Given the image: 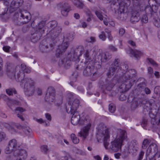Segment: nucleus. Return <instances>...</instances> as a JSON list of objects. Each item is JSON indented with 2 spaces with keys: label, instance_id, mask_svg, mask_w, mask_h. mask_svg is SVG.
<instances>
[{
  "label": "nucleus",
  "instance_id": "nucleus-39",
  "mask_svg": "<svg viewBox=\"0 0 160 160\" xmlns=\"http://www.w3.org/2000/svg\"><path fill=\"white\" fill-rule=\"evenodd\" d=\"M138 146V144L136 143L134 141H132L129 146L128 148L129 150H136V148Z\"/></svg>",
  "mask_w": 160,
  "mask_h": 160
},
{
  "label": "nucleus",
  "instance_id": "nucleus-50",
  "mask_svg": "<svg viewBox=\"0 0 160 160\" xmlns=\"http://www.w3.org/2000/svg\"><path fill=\"white\" fill-rule=\"evenodd\" d=\"M17 150H18L19 152L18 154L20 156H22L24 155H26L27 152L26 151L24 150V149H19L18 148Z\"/></svg>",
  "mask_w": 160,
  "mask_h": 160
},
{
  "label": "nucleus",
  "instance_id": "nucleus-9",
  "mask_svg": "<svg viewBox=\"0 0 160 160\" xmlns=\"http://www.w3.org/2000/svg\"><path fill=\"white\" fill-rule=\"evenodd\" d=\"M152 148H153V151L154 152H157L153 158H150L149 160H160V151L157 152L158 147L155 143H153L149 145L147 150L146 152V155H149L152 152Z\"/></svg>",
  "mask_w": 160,
  "mask_h": 160
},
{
  "label": "nucleus",
  "instance_id": "nucleus-14",
  "mask_svg": "<svg viewBox=\"0 0 160 160\" xmlns=\"http://www.w3.org/2000/svg\"><path fill=\"white\" fill-rule=\"evenodd\" d=\"M58 6L61 9L62 15L64 17H67L71 10L70 6L67 3L62 2L59 4Z\"/></svg>",
  "mask_w": 160,
  "mask_h": 160
},
{
  "label": "nucleus",
  "instance_id": "nucleus-57",
  "mask_svg": "<svg viewBox=\"0 0 160 160\" xmlns=\"http://www.w3.org/2000/svg\"><path fill=\"white\" fill-rule=\"evenodd\" d=\"M125 32V30L122 28L119 29V34L120 36H122Z\"/></svg>",
  "mask_w": 160,
  "mask_h": 160
},
{
  "label": "nucleus",
  "instance_id": "nucleus-53",
  "mask_svg": "<svg viewBox=\"0 0 160 160\" xmlns=\"http://www.w3.org/2000/svg\"><path fill=\"white\" fill-rule=\"evenodd\" d=\"M86 41L88 42H93L95 41V38L94 37H91L86 39Z\"/></svg>",
  "mask_w": 160,
  "mask_h": 160
},
{
  "label": "nucleus",
  "instance_id": "nucleus-61",
  "mask_svg": "<svg viewBox=\"0 0 160 160\" xmlns=\"http://www.w3.org/2000/svg\"><path fill=\"white\" fill-rule=\"evenodd\" d=\"M10 48V47L8 46H6L3 47V49L4 51L8 52H9Z\"/></svg>",
  "mask_w": 160,
  "mask_h": 160
},
{
  "label": "nucleus",
  "instance_id": "nucleus-13",
  "mask_svg": "<svg viewBox=\"0 0 160 160\" xmlns=\"http://www.w3.org/2000/svg\"><path fill=\"white\" fill-rule=\"evenodd\" d=\"M87 66L84 69L83 73V75L86 76H89L92 74L94 76L96 73V72L93 73L94 67H96L97 66L95 64V63H94V61L90 62L87 63Z\"/></svg>",
  "mask_w": 160,
  "mask_h": 160
},
{
  "label": "nucleus",
  "instance_id": "nucleus-60",
  "mask_svg": "<svg viewBox=\"0 0 160 160\" xmlns=\"http://www.w3.org/2000/svg\"><path fill=\"white\" fill-rule=\"evenodd\" d=\"M148 60L149 62L152 64L153 65H155L156 66H157V64L156 63V62L152 59L151 58H148Z\"/></svg>",
  "mask_w": 160,
  "mask_h": 160
},
{
  "label": "nucleus",
  "instance_id": "nucleus-25",
  "mask_svg": "<svg viewBox=\"0 0 160 160\" xmlns=\"http://www.w3.org/2000/svg\"><path fill=\"white\" fill-rule=\"evenodd\" d=\"M141 102V99L134 98L131 102V108L132 110H134L138 107L139 104Z\"/></svg>",
  "mask_w": 160,
  "mask_h": 160
},
{
  "label": "nucleus",
  "instance_id": "nucleus-24",
  "mask_svg": "<svg viewBox=\"0 0 160 160\" xmlns=\"http://www.w3.org/2000/svg\"><path fill=\"white\" fill-rule=\"evenodd\" d=\"M115 80L113 79L109 81H108L103 86V88H105L107 91H111L115 84Z\"/></svg>",
  "mask_w": 160,
  "mask_h": 160
},
{
  "label": "nucleus",
  "instance_id": "nucleus-11",
  "mask_svg": "<svg viewBox=\"0 0 160 160\" xmlns=\"http://www.w3.org/2000/svg\"><path fill=\"white\" fill-rule=\"evenodd\" d=\"M79 104V101L76 99L73 101H69L68 105L66 107L67 112L72 114L76 112Z\"/></svg>",
  "mask_w": 160,
  "mask_h": 160
},
{
  "label": "nucleus",
  "instance_id": "nucleus-63",
  "mask_svg": "<svg viewBox=\"0 0 160 160\" xmlns=\"http://www.w3.org/2000/svg\"><path fill=\"white\" fill-rule=\"evenodd\" d=\"M73 95L72 93L71 92L68 93L67 94V98L69 99H71L73 97Z\"/></svg>",
  "mask_w": 160,
  "mask_h": 160
},
{
  "label": "nucleus",
  "instance_id": "nucleus-27",
  "mask_svg": "<svg viewBox=\"0 0 160 160\" xmlns=\"http://www.w3.org/2000/svg\"><path fill=\"white\" fill-rule=\"evenodd\" d=\"M23 2V0H13L11 2V5L13 8L16 9L22 6Z\"/></svg>",
  "mask_w": 160,
  "mask_h": 160
},
{
  "label": "nucleus",
  "instance_id": "nucleus-42",
  "mask_svg": "<svg viewBox=\"0 0 160 160\" xmlns=\"http://www.w3.org/2000/svg\"><path fill=\"white\" fill-rule=\"evenodd\" d=\"M45 44L44 45L41 44L40 46V49L42 52H47L48 51L47 50L48 48V46Z\"/></svg>",
  "mask_w": 160,
  "mask_h": 160
},
{
  "label": "nucleus",
  "instance_id": "nucleus-34",
  "mask_svg": "<svg viewBox=\"0 0 160 160\" xmlns=\"http://www.w3.org/2000/svg\"><path fill=\"white\" fill-rule=\"evenodd\" d=\"M83 51V48H78L75 49V52L76 53L75 58L76 59H78L79 57L81 56L82 54V52Z\"/></svg>",
  "mask_w": 160,
  "mask_h": 160
},
{
  "label": "nucleus",
  "instance_id": "nucleus-64",
  "mask_svg": "<svg viewBox=\"0 0 160 160\" xmlns=\"http://www.w3.org/2000/svg\"><path fill=\"white\" fill-rule=\"evenodd\" d=\"M154 74L156 78H160V74L159 72L158 71H155Z\"/></svg>",
  "mask_w": 160,
  "mask_h": 160
},
{
  "label": "nucleus",
  "instance_id": "nucleus-51",
  "mask_svg": "<svg viewBox=\"0 0 160 160\" xmlns=\"http://www.w3.org/2000/svg\"><path fill=\"white\" fill-rule=\"evenodd\" d=\"M127 96L124 94H121L119 97V99L121 101H123L127 99Z\"/></svg>",
  "mask_w": 160,
  "mask_h": 160
},
{
  "label": "nucleus",
  "instance_id": "nucleus-22",
  "mask_svg": "<svg viewBox=\"0 0 160 160\" xmlns=\"http://www.w3.org/2000/svg\"><path fill=\"white\" fill-rule=\"evenodd\" d=\"M72 114L71 119V122L72 124L74 125H77L78 124H79L81 116L76 112Z\"/></svg>",
  "mask_w": 160,
  "mask_h": 160
},
{
  "label": "nucleus",
  "instance_id": "nucleus-36",
  "mask_svg": "<svg viewBox=\"0 0 160 160\" xmlns=\"http://www.w3.org/2000/svg\"><path fill=\"white\" fill-rule=\"evenodd\" d=\"M57 22L55 21L50 22L48 23V25L51 29H55V28L57 27Z\"/></svg>",
  "mask_w": 160,
  "mask_h": 160
},
{
  "label": "nucleus",
  "instance_id": "nucleus-54",
  "mask_svg": "<svg viewBox=\"0 0 160 160\" xmlns=\"http://www.w3.org/2000/svg\"><path fill=\"white\" fill-rule=\"evenodd\" d=\"M34 120L40 124L46 123V120H43L42 118L37 119L36 118H34Z\"/></svg>",
  "mask_w": 160,
  "mask_h": 160
},
{
  "label": "nucleus",
  "instance_id": "nucleus-20",
  "mask_svg": "<svg viewBox=\"0 0 160 160\" xmlns=\"http://www.w3.org/2000/svg\"><path fill=\"white\" fill-rule=\"evenodd\" d=\"M142 8H140V11H143L144 10L147 13L151 15L153 13L156 12L158 9V7L155 5L152 6V7L151 6L146 7L145 5H144L143 7H142Z\"/></svg>",
  "mask_w": 160,
  "mask_h": 160
},
{
  "label": "nucleus",
  "instance_id": "nucleus-4",
  "mask_svg": "<svg viewBox=\"0 0 160 160\" xmlns=\"http://www.w3.org/2000/svg\"><path fill=\"white\" fill-rule=\"evenodd\" d=\"M74 33L73 32L67 33L64 36V40L62 44L58 46L56 50V56L59 57L60 54L65 52L69 45V43L67 41H72L74 38Z\"/></svg>",
  "mask_w": 160,
  "mask_h": 160
},
{
  "label": "nucleus",
  "instance_id": "nucleus-62",
  "mask_svg": "<svg viewBox=\"0 0 160 160\" xmlns=\"http://www.w3.org/2000/svg\"><path fill=\"white\" fill-rule=\"evenodd\" d=\"M46 118L49 121H51V117L50 114L48 113H46L45 114Z\"/></svg>",
  "mask_w": 160,
  "mask_h": 160
},
{
  "label": "nucleus",
  "instance_id": "nucleus-46",
  "mask_svg": "<svg viewBox=\"0 0 160 160\" xmlns=\"http://www.w3.org/2000/svg\"><path fill=\"white\" fill-rule=\"evenodd\" d=\"M41 151L44 153H46L48 150V146L46 145L42 146L41 147Z\"/></svg>",
  "mask_w": 160,
  "mask_h": 160
},
{
  "label": "nucleus",
  "instance_id": "nucleus-19",
  "mask_svg": "<svg viewBox=\"0 0 160 160\" xmlns=\"http://www.w3.org/2000/svg\"><path fill=\"white\" fill-rule=\"evenodd\" d=\"M95 52L93 50H92L91 49H88L87 50L84 54V57L86 60L85 63L87 64L90 62L94 61L95 62L94 60L93 61L92 60L93 57V55L94 54Z\"/></svg>",
  "mask_w": 160,
  "mask_h": 160
},
{
  "label": "nucleus",
  "instance_id": "nucleus-52",
  "mask_svg": "<svg viewBox=\"0 0 160 160\" xmlns=\"http://www.w3.org/2000/svg\"><path fill=\"white\" fill-rule=\"evenodd\" d=\"M154 92L157 95L160 94V87L157 86L154 89Z\"/></svg>",
  "mask_w": 160,
  "mask_h": 160
},
{
  "label": "nucleus",
  "instance_id": "nucleus-10",
  "mask_svg": "<svg viewBox=\"0 0 160 160\" xmlns=\"http://www.w3.org/2000/svg\"><path fill=\"white\" fill-rule=\"evenodd\" d=\"M120 60L119 59H115L112 66L110 68L108 72L107 73V76L108 77L113 75L115 72H118L121 70L122 67L120 66Z\"/></svg>",
  "mask_w": 160,
  "mask_h": 160
},
{
  "label": "nucleus",
  "instance_id": "nucleus-58",
  "mask_svg": "<svg viewBox=\"0 0 160 160\" xmlns=\"http://www.w3.org/2000/svg\"><path fill=\"white\" fill-rule=\"evenodd\" d=\"M148 72L151 77H152L153 73V70L152 68L149 67L148 68Z\"/></svg>",
  "mask_w": 160,
  "mask_h": 160
},
{
  "label": "nucleus",
  "instance_id": "nucleus-5",
  "mask_svg": "<svg viewBox=\"0 0 160 160\" xmlns=\"http://www.w3.org/2000/svg\"><path fill=\"white\" fill-rule=\"evenodd\" d=\"M108 138H106L103 140V144L105 148L111 152H116L121 149L123 144L116 139L111 141L110 144L108 142Z\"/></svg>",
  "mask_w": 160,
  "mask_h": 160
},
{
  "label": "nucleus",
  "instance_id": "nucleus-17",
  "mask_svg": "<svg viewBox=\"0 0 160 160\" xmlns=\"http://www.w3.org/2000/svg\"><path fill=\"white\" fill-rule=\"evenodd\" d=\"M105 54V52H99L98 55L96 57L94 61L95 64H97V66H96L97 68H100L101 67V63L102 62H106V59H105V57L104 56L103 54Z\"/></svg>",
  "mask_w": 160,
  "mask_h": 160
},
{
  "label": "nucleus",
  "instance_id": "nucleus-59",
  "mask_svg": "<svg viewBox=\"0 0 160 160\" xmlns=\"http://www.w3.org/2000/svg\"><path fill=\"white\" fill-rule=\"evenodd\" d=\"M15 111L17 113V111H19L21 113H22L25 111V109L21 107H18L15 109Z\"/></svg>",
  "mask_w": 160,
  "mask_h": 160
},
{
  "label": "nucleus",
  "instance_id": "nucleus-56",
  "mask_svg": "<svg viewBox=\"0 0 160 160\" xmlns=\"http://www.w3.org/2000/svg\"><path fill=\"white\" fill-rule=\"evenodd\" d=\"M109 49L113 52L117 51L118 50L117 48H116L112 45H110L108 47Z\"/></svg>",
  "mask_w": 160,
  "mask_h": 160
},
{
  "label": "nucleus",
  "instance_id": "nucleus-49",
  "mask_svg": "<svg viewBox=\"0 0 160 160\" xmlns=\"http://www.w3.org/2000/svg\"><path fill=\"white\" fill-rule=\"evenodd\" d=\"M141 20L142 22L144 23H146L148 22V19L146 15H142V17Z\"/></svg>",
  "mask_w": 160,
  "mask_h": 160
},
{
  "label": "nucleus",
  "instance_id": "nucleus-30",
  "mask_svg": "<svg viewBox=\"0 0 160 160\" xmlns=\"http://www.w3.org/2000/svg\"><path fill=\"white\" fill-rule=\"evenodd\" d=\"M151 140L147 138L145 139L142 141V148L143 149H146L149 145Z\"/></svg>",
  "mask_w": 160,
  "mask_h": 160
},
{
  "label": "nucleus",
  "instance_id": "nucleus-38",
  "mask_svg": "<svg viewBox=\"0 0 160 160\" xmlns=\"http://www.w3.org/2000/svg\"><path fill=\"white\" fill-rule=\"evenodd\" d=\"M6 92L7 94L9 95H12L13 93L16 94L17 93V91L14 88H10L6 90Z\"/></svg>",
  "mask_w": 160,
  "mask_h": 160
},
{
  "label": "nucleus",
  "instance_id": "nucleus-1",
  "mask_svg": "<svg viewBox=\"0 0 160 160\" xmlns=\"http://www.w3.org/2000/svg\"><path fill=\"white\" fill-rule=\"evenodd\" d=\"M136 74V71L134 69H131L126 72L122 77L123 82L119 86L120 88L122 89V91L126 92L131 87L132 78L135 76Z\"/></svg>",
  "mask_w": 160,
  "mask_h": 160
},
{
  "label": "nucleus",
  "instance_id": "nucleus-8",
  "mask_svg": "<svg viewBox=\"0 0 160 160\" xmlns=\"http://www.w3.org/2000/svg\"><path fill=\"white\" fill-rule=\"evenodd\" d=\"M112 137L122 143L124 141L128 140L127 133L126 131L121 129H118L113 134Z\"/></svg>",
  "mask_w": 160,
  "mask_h": 160
},
{
  "label": "nucleus",
  "instance_id": "nucleus-33",
  "mask_svg": "<svg viewBox=\"0 0 160 160\" xmlns=\"http://www.w3.org/2000/svg\"><path fill=\"white\" fill-rule=\"evenodd\" d=\"M146 86V83L144 82H143L138 84L137 86V89L140 91H142L144 89Z\"/></svg>",
  "mask_w": 160,
  "mask_h": 160
},
{
  "label": "nucleus",
  "instance_id": "nucleus-48",
  "mask_svg": "<svg viewBox=\"0 0 160 160\" xmlns=\"http://www.w3.org/2000/svg\"><path fill=\"white\" fill-rule=\"evenodd\" d=\"M6 135L3 132H0V142L4 140L6 138Z\"/></svg>",
  "mask_w": 160,
  "mask_h": 160
},
{
  "label": "nucleus",
  "instance_id": "nucleus-40",
  "mask_svg": "<svg viewBox=\"0 0 160 160\" xmlns=\"http://www.w3.org/2000/svg\"><path fill=\"white\" fill-rule=\"evenodd\" d=\"M100 39L102 40L103 41L106 40L107 38V36L106 35L105 32L104 31H102L98 36Z\"/></svg>",
  "mask_w": 160,
  "mask_h": 160
},
{
  "label": "nucleus",
  "instance_id": "nucleus-44",
  "mask_svg": "<svg viewBox=\"0 0 160 160\" xmlns=\"http://www.w3.org/2000/svg\"><path fill=\"white\" fill-rule=\"evenodd\" d=\"M95 13L98 18L100 20H103V17L100 11H96Z\"/></svg>",
  "mask_w": 160,
  "mask_h": 160
},
{
  "label": "nucleus",
  "instance_id": "nucleus-45",
  "mask_svg": "<svg viewBox=\"0 0 160 160\" xmlns=\"http://www.w3.org/2000/svg\"><path fill=\"white\" fill-rule=\"evenodd\" d=\"M15 151L13 150L11 147L9 146L8 145L5 150V152L6 154H10L12 151Z\"/></svg>",
  "mask_w": 160,
  "mask_h": 160
},
{
  "label": "nucleus",
  "instance_id": "nucleus-7",
  "mask_svg": "<svg viewBox=\"0 0 160 160\" xmlns=\"http://www.w3.org/2000/svg\"><path fill=\"white\" fill-rule=\"evenodd\" d=\"M96 137L98 140L105 139L109 138L108 129H107L102 123L99 124L97 128Z\"/></svg>",
  "mask_w": 160,
  "mask_h": 160
},
{
  "label": "nucleus",
  "instance_id": "nucleus-6",
  "mask_svg": "<svg viewBox=\"0 0 160 160\" xmlns=\"http://www.w3.org/2000/svg\"><path fill=\"white\" fill-rule=\"evenodd\" d=\"M45 30V24L41 22L36 26L35 32L31 34V41L34 42H36L40 39L43 34L44 33Z\"/></svg>",
  "mask_w": 160,
  "mask_h": 160
},
{
  "label": "nucleus",
  "instance_id": "nucleus-31",
  "mask_svg": "<svg viewBox=\"0 0 160 160\" xmlns=\"http://www.w3.org/2000/svg\"><path fill=\"white\" fill-rule=\"evenodd\" d=\"M74 4L77 8L79 9H82L84 5L83 3L79 0H74Z\"/></svg>",
  "mask_w": 160,
  "mask_h": 160
},
{
  "label": "nucleus",
  "instance_id": "nucleus-47",
  "mask_svg": "<svg viewBox=\"0 0 160 160\" xmlns=\"http://www.w3.org/2000/svg\"><path fill=\"white\" fill-rule=\"evenodd\" d=\"M104 56L105 57V59H106V62L109 60L111 58L112 55L110 54L109 52H105V54H103Z\"/></svg>",
  "mask_w": 160,
  "mask_h": 160
},
{
  "label": "nucleus",
  "instance_id": "nucleus-41",
  "mask_svg": "<svg viewBox=\"0 0 160 160\" xmlns=\"http://www.w3.org/2000/svg\"><path fill=\"white\" fill-rule=\"evenodd\" d=\"M109 110L111 113H114L116 110L115 105L113 103L110 104L109 106Z\"/></svg>",
  "mask_w": 160,
  "mask_h": 160
},
{
  "label": "nucleus",
  "instance_id": "nucleus-37",
  "mask_svg": "<svg viewBox=\"0 0 160 160\" xmlns=\"http://www.w3.org/2000/svg\"><path fill=\"white\" fill-rule=\"evenodd\" d=\"M71 138L72 142L76 144L79 142V139L76 136L75 134H72L71 135Z\"/></svg>",
  "mask_w": 160,
  "mask_h": 160
},
{
  "label": "nucleus",
  "instance_id": "nucleus-12",
  "mask_svg": "<svg viewBox=\"0 0 160 160\" xmlns=\"http://www.w3.org/2000/svg\"><path fill=\"white\" fill-rule=\"evenodd\" d=\"M55 98V89L52 87H49L47 90V93L45 98V100L49 103H51L54 102Z\"/></svg>",
  "mask_w": 160,
  "mask_h": 160
},
{
  "label": "nucleus",
  "instance_id": "nucleus-26",
  "mask_svg": "<svg viewBox=\"0 0 160 160\" xmlns=\"http://www.w3.org/2000/svg\"><path fill=\"white\" fill-rule=\"evenodd\" d=\"M71 64V60L68 59L67 58L62 59L59 62V65L60 66H63L67 67L69 66Z\"/></svg>",
  "mask_w": 160,
  "mask_h": 160
},
{
  "label": "nucleus",
  "instance_id": "nucleus-21",
  "mask_svg": "<svg viewBox=\"0 0 160 160\" xmlns=\"http://www.w3.org/2000/svg\"><path fill=\"white\" fill-rule=\"evenodd\" d=\"M140 19V14L138 12L133 11L132 12L130 21L132 23H136L139 21Z\"/></svg>",
  "mask_w": 160,
  "mask_h": 160
},
{
  "label": "nucleus",
  "instance_id": "nucleus-23",
  "mask_svg": "<svg viewBox=\"0 0 160 160\" xmlns=\"http://www.w3.org/2000/svg\"><path fill=\"white\" fill-rule=\"evenodd\" d=\"M7 72L8 75L10 77H14L15 76V72L14 68L12 67V65L10 63H7Z\"/></svg>",
  "mask_w": 160,
  "mask_h": 160
},
{
  "label": "nucleus",
  "instance_id": "nucleus-16",
  "mask_svg": "<svg viewBox=\"0 0 160 160\" xmlns=\"http://www.w3.org/2000/svg\"><path fill=\"white\" fill-rule=\"evenodd\" d=\"M18 15L23 19L25 20L24 23H26L28 22L31 18V16L30 13L27 11L22 10H20L18 12Z\"/></svg>",
  "mask_w": 160,
  "mask_h": 160
},
{
  "label": "nucleus",
  "instance_id": "nucleus-2",
  "mask_svg": "<svg viewBox=\"0 0 160 160\" xmlns=\"http://www.w3.org/2000/svg\"><path fill=\"white\" fill-rule=\"evenodd\" d=\"M21 83L26 95L30 96L33 95L35 89V83L33 80L31 78H25L21 81Z\"/></svg>",
  "mask_w": 160,
  "mask_h": 160
},
{
  "label": "nucleus",
  "instance_id": "nucleus-55",
  "mask_svg": "<svg viewBox=\"0 0 160 160\" xmlns=\"http://www.w3.org/2000/svg\"><path fill=\"white\" fill-rule=\"evenodd\" d=\"M84 12L88 17H92L91 11L88 9L86 8L84 10Z\"/></svg>",
  "mask_w": 160,
  "mask_h": 160
},
{
  "label": "nucleus",
  "instance_id": "nucleus-28",
  "mask_svg": "<svg viewBox=\"0 0 160 160\" xmlns=\"http://www.w3.org/2000/svg\"><path fill=\"white\" fill-rule=\"evenodd\" d=\"M47 35L48 37L51 38L53 40L58 36V32H57L56 29H51L47 34Z\"/></svg>",
  "mask_w": 160,
  "mask_h": 160
},
{
  "label": "nucleus",
  "instance_id": "nucleus-15",
  "mask_svg": "<svg viewBox=\"0 0 160 160\" xmlns=\"http://www.w3.org/2000/svg\"><path fill=\"white\" fill-rule=\"evenodd\" d=\"M125 7L122 5V3L120 4V7L118 11V16L117 18L121 20L126 19L128 16V13L125 12Z\"/></svg>",
  "mask_w": 160,
  "mask_h": 160
},
{
  "label": "nucleus",
  "instance_id": "nucleus-43",
  "mask_svg": "<svg viewBox=\"0 0 160 160\" xmlns=\"http://www.w3.org/2000/svg\"><path fill=\"white\" fill-rule=\"evenodd\" d=\"M153 24L156 27H160V17L157 19H154Z\"/></svg>",
  "mask_w": 160,
  "mask_h": 160
},
{
  "label": "nucleus",
  "instance_id": "nucleus-29",
  "mask_svg": "<svg viewBox=\"0 0 160 160\" xmlns=\"http://www.w3.org/2000/svg\"><path fill=\"white\" fill-rule=\"evenodd\" d=\"M8 145L15 151H17V149L19 148V147L18 146L17 141L15 139H12L10 140Z\"/></svg>",
  "mask_w": 160,
  "mask_h": 160
},
{
  "label": "nucleus",
  "instance_id": "nucleus-18",
  "mask_svg": "<svg viewBox=\"0 0 160 160\" xmlns=\"http://www.w3.org/2000/svg\"><path fill=\"white\" fill-rule=\"evenodd\" d=\"M128 52L130 54L131 57H134L136 59H138L143 55L142 51L137 49H130Z\"/></svg>",
  "mask_w": 160,
  "mask_h": 160
},
{
  "label": "nucleus",
  "instance_id": "nucleus-32",
  "mask_svg": "<svg viewBox=\"0 0 160 160\" xmlns=\"http://www.w3.org/2000/svg\"><path fill=\"white\" fill-rule=\"evenodd\" d=\"M151 122L153 125L155 124L157 125H160V112L158 115L156 119H152Z\"/></svg>",
  "mask_w": 160,
  "mask_h": 160
},
{
  "label": "nucleus",
  "instance_id": "nucleus-35",
  "mask_svg": "<svg viewBox=\"0 0 160 160\" xmlns=\"http://www.w3.org/2000/svg\"><path fill=\"white\" fill-rule=\"evenodd\" d=\"M21 67L22 70L24 72L27 73H30V69L28 68L25 64H22L21 65Z\"/></svg>",
  "mask_w": 160,
  "mask_h": 160
},
{
  "label": "nucleus",
  "instance_id": "nucleus-3",
  "mask_svg": "<svg viewBox=\"0 0 160 160\" xmlns=\"http://www.w3.org/2000/svg\"><path fill=\"white\" fill-rule=\"evenodd\" d=\"M79 124L86 125L83 127L78 133L79 136L85 138L88 134V132L91 126V123L88 116L83 115L80 117Z\"/></svg>",
  "mask_w": 160,
  "mask_h": 160
}]
</instances>
